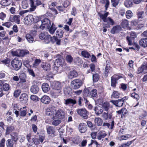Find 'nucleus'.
I'll return each instance as SVG.
<instances>
[{
  "label": "nucleus",
  "mask_w": 147,
  "mask_h": 147,
  "mask_svg": "<svg viewBox=\"0 0 147 147\" xmlns=\"http://www.w3.org/2000/svg\"><path fill=\"white\" fill-rule=\"evenodd\" d=\"M40 23L41 24L40 25L39 24H37L36 25L37 28H39L43 30L45 28H47L51 26V22L50 20L47 18H45L40 21Z\"/></svg>",
  "instance_id": "nucleus-1"
},
{
  "label": "nucleus",
  "mask_w": 147,
  "mask_h": 147,
  "mask_svg": "<svg viewBox=\"0 0 147 147\" xmlns=\"http://www.w3.org/2000/svg\"><path fill=\"white\" fill-rule=\"evenodd\" d=\"M11 63L13 68L16 71H18L20 69L22 65L21 61L16 58L13 60Z\"/></svg>",
  "instance_id": "nucleus-2"
},
{
  "label": "nucleus",
  "mask_w": 147,
  "mask_h": 147,
  "mask_svg": "<svg viewBox=\"0 0 147 147\" xmlns=\"http://www.w3.org/2000/svg\"><path fill=\"white\" fill-rule=\"evenodd\" d=\"M84 95L85 96L90 97H95L97 95V91L96 90L94 89L90 92L88 88H85L84 91Z\"/></svg>",
  "instance_id": "nucleus-3"
},
{
  "label": "nucleus",
  "mask_w": 147,
  "mask_h": 147,
  "mask_svg": "<svg viewBox=\"0 0 147 147\" xmlns=\"http://www.w3.org/2000/svg\"><path fill=\"white\" fill-rule=\"evenodd\" d=\"M31 8L30 9L31 11H34L36 9L37 6L42 4V3L40 0H29Z\"/></svg>",
  "instance_id": "nucleus-4"
},
{
  "label": "nucleus",
  "mask_w": 147,
  "mask_h": 147,
  "mask_svg": "<svg viewBox=\"0 0 147 147\" xmlns=\"http://www.w3.org/2000/svg\"><path fill=\"white\" fill-rule=\"evenodd\" d=\"M13 56L18 57H23L25 55L29 53V51L27 50H23L18 49L16 51H13L12 52Z\"/></svg>",
  "instance_id": "nucleus-5"
},
{
  "label": "nucleus",
  "mask_w": 147,
  "mask_h": 147,
  "mask_svg": "<svg viewBox=\"0 0 147 147\" xmlns=\"http://www.w3.org/2000/svg\"><path fill=\"white\" fill-rule=\"evenodd\" d=\"M62 86L61 84L58 81H55L52 85L53 89L58 91L59 93L62 92Z\"/></svg>",
  "instance_id": "nucleus-6"
},
{
  "label": "nucleus",
  "mask_w": 147,
  "mask_h": 147,
  "mask_svg": "<svg viewBox=\"0 0 147 147\" xmlns=\"http://www.w3.org/2000/svg\"><path fill=\"white\" fill-rule=\"evenodd\" d=\"M77 111L78 114L83 117L85 119H87L88 118V112L85 109H78Z\"/></svg>",
  "instance_id": "nucleus-7"
},
{
  "label": "nucleus",
  "mask_w": 147,
  "mask_h": 147,
  "mask_svg": "<svg viewBox=\"0 0 147 147\" xmlns=\"http://www.w3.org/2000/svg\"><path fill=\"white\" fill-rule=\"evenodd\" d=\"M72 88L75 89L79 88L82 85V82L81 80L76 79L71 82Z\"/></svg>",
  "instance_id": "nucleus-8"
},
{
  "label": "nucleus",
  "mask_w": 147,
  "mask_h": 147,
  "mask_svg": "<svg viewBox=\"0 0 147 147\" xmlns=\"http://www.w3.org/2000/svg\"><path fill=\"white\" fill-rule=\"evenodd\" d=\"M121 78V76H119L116 75H114L111 77V86L115 88L116 84L117 83V80Z\"/></svg>",
  "instance_id": "nucleus-9"
},
{
  "label": "nucleus",
  "mask_w": 147,
  "mask_h": 147,
  "mask_svg": "<svg viewBox=\"0 0 147 147\" xmlns=\"http://www.w3.org/2000/svg\"><path fill=\"white\" fill-rule=\"evenodd\" d=\"M65 113L62 110L60 109L58 110L55 113V115L58 118L63 119L65 117Z\"/></svg>",
  "instance_id": "nucleus-10"
},
{
  "label": "nucleus",
  "mask_w": 147,
  "mask_h": 147,
  "mask_svg": "<svg viewBox=\"0 0 147 147\" xmlns=\"http://www.w3.org/2000/svg\"><path fill=\"white\" fill-rule=\"evenodd\" d=\"M33 16L29 15L25 18V23L28 25H30L33 22Z\"/></svg>",
  "instance_id": "nucleus-11"
},
{
  "label": "nucleus",
  "mask_w": 147,
  "mask_h": 147,
  "mask_svg": "<svg viewBox=\"0 0 147 147\" xmlns=\"http://www.w3.org/2000/svg\"><path fill=\"white\" fill-rule=\"evenodd\" d=\"M62 62V60L60 59H56L54 64L53 69L55 70H57L59 67L61 65Z\"/></svg>",
  "instance_id": "nucleus-12"
},
{
  "label": "nucleus",
  "mask_w": 147,
  "mask_h": 147,
  "mask_svg": "<svg viewBox=\"0 0 147 147\" xmlns=\"http://www.w3.org/2000/svg\"><path fill=\"white\" fill-rule=\"evenodd\" d=\"M28 99V95L26 93L22 94L20 97V101L24 104H25L27 103Z\"/></svg>",
  "instance_id": "nucleus-13"
},
{
  "label": "nucleus",
  "mask_w": 147,
  "mask_h": 147,
  "mask_svg": "<svg viewBox=\"0 0 147 147\" xmlns=\"http://www.w3.org/2000/svg\"><path fill=\"white\" fill-rule=\"evenodd\" d=\"M120 25L121 27L124 29L129 30L130 29L129 25V22L127 20L123 19Z\"/></svg>",
  "instance_id": "nucleus-14"
},
{
  "label": "nucleus",
  "mask_w": 147,
  "mask_h": 147,
  "mask_svg": "<svg viewBox=\"0 0 147 147\" xmlns=\"http://www.w3.org/2000/svg\"><path fill=\"white\" fill-rule=\"evenodd\" d=\"M110 102L112 103L116 106L119 107L122 106L123 104V102L120 99L116 100H112Z\"/></svg>",
  "instance_id": "nucleus-15"
},
{
  "label": "nucleus",
  "mask_w": 147,
  "mask_h": 147,
  "mask_svg": "<svg viewBox=\"0 0 147 147\" xmlns=\"http://www.w3.org/2000/svg\"><path fill=\"white\" fill-rule=\"evenodd\" d=\"M147 70V66L144 63L138 69L137 73L138 74L144 72Z\"/></svg>",
  "instance_id": "nucleus-16"
},
{
  "label": "nucleus",
  "mask_w": 147,
  "mask_h": 147,
  "mask_svg": "<svg viewBox=\"0 0 147 147\" xmlns=\"http://www.w3.org/2000/svg\"><path fill=\"white\" fill-rule=\"evenodd\" d=\"M41 67L44 70L47 71H49L51 69L50 65L47 62L42 63L41 64Z\"/></svg>",
  "instance_id": "nucleus-17"
},
{
  "label": "nucleus",
  "mask_w": 147,
  "mask_h": 147,
  "mask_svg": "<svg viewBox=\"0 0 147 147\" xmlns=\"http://www.w3.org/2000/svg\"><path fill=\"white\" fill-rule=\"evenodd\" d=\"M46 129L48 134L51 136L55 134V129L54 127L51 126H48L47 127Z\"/></svg>",
  "instance_id": "nucleus-18"
},
{
  "label": "nucleus",
  "mask_w": 147,
  "mask_h": 147,
  "mask_svg": "<svg viewBox=\"0 0 147 147\" xmlns=\"http://www.w3.org/2000/svg\"><path fill=\"white\" fill-rule=\"evenodd\" d=\"M107 135V134L104 131H101L98 132L97 135V138L99 140H101Z\"/></svg>",
  "instance_id": "nucleus-19"
},
{
  "label": "nucleus",
  "mask_w": 147,
  "mask_h": 147,
  "mask_svg": "<svg viewBox=\"0 0 147 147\" xmlns=\"http://www.w3.org/2000/svg\"><path fill=\"white\" fill-rule=\"evenodd\" d=\"M79 129L81 132L85 133L87 130V127L86 124L84 123H80L79 126Z\"/></svg>",
  "instance_id": "nucleus-20"
},
{
  "label": "nucleus",
  "mask_w": 147,
  "mask_h": 147,
  "mask_svg": "<svg viewBox=\"0 0 147 147\" xmlns=\"http://www.w3.org/2000/svg\"><path fill=\"white\" fill-rule=\"evenodd\" d=\"M40 101L43 103L48 104L51 101L50 97L47 96H43L40 99Z\"/></svg>",
  "instance_id": "nucleus-21"
},
{
  "label": "nucleus",
  "mask_w": 147,
  "mask_h": 147,
  "mask_svg": "<svg viewBox=\"0 0 147 147\" xmlns=\"http://www.w3.org/2000/svg\"><path fill=\"white\" fill-rule=\"evenodd\" d=\"M121 29V27L120 26H113L112 28L111 32L112 34H115L119 32Z\"/></svg>",
  "instance_id": "nucleus-22"
},
{
  "label": "nucleus",
  "mask_w": 147,
  "mask_h": 147,
  "mask_svg": "<svg viewBox=\"0 0 147 147\" xmlns=\"http://www.w3.org/2000/svg\"><path fill=\"white\" fill-rule=\"evenodd\" d=\"M77 103L76 100V98L73 99L71 98H68L65 100L64 104L66 105H67L69 104H71L73 105H74Z\"/></svg>",
  "instance_id": "nucleus-23"
},
{
  "label": "nucleus",
  "mask_w": 147,
  "mask_h": 147,
  "mask_svg": "<svg viewBox=\"0 0 147 147\" xmlns=\"http://www.w3.org/2000/svg\"><path fill=\"white\" fill-rule=\"evenodd\" d=\"M30 90L33 94H37L39 91V88L37 85H34L31 87Z\"/></svg>",
  "instance_id": "nucleus-24"
},
{
  "label": "nucleus",
  "mask_w": 147,
  "mask_h": 147,
  "mask_svg": "<svg viewBox=\"0 0 147 147\" xmlns=\"http://www.w3.org/2000/svg\"><path fill=\"white\" fill-rule=\"evenodd\" d=\"M42 89L44 92H47L50 90V87L48 84L44 83L42 85Z\"/></svg>",
  "instance_id": "nucleus-25"
},
{
  "label": "nucleus",
  "mask_w": 147,
  "mask_h": 147,
  "mask_svg": "<svg viewBox=\"0 0 147 147\" xmlns=\"http://www.w3.org/2000/svg\"><path fill=\"white\" fill-rule=\"evenodd\" d=\"M78 76L77 72L74 70L71 71L68 74V76L69 78L72 79Z\"/></svg>",
  "instance_id": "nucleus-26"
},
{
  "label": "nucleus",
  "mask_w": 147,
  "mask_h": 147,
  "mask_svg": "<svg viewBox=\"0 0 147 147\" xmlns=\"http://www.w3.org/2000/svg\"><path fill=\"white\" fill-rule=\"evenodd\" d=\"M52 107L49 108L47 109L46 112V115L50 116H53V117L55 112V109H53L52 110Z\"/></svg>",
  "instance_id": "nucleus-27"
},
{
  "label": "nucleus",
  "mask_w": 147,
  "mask_h": 147,
  "mask_svg": "<svg viewBox=\"0 0 147 147\" xmlns=\"http://www.w3.org/2000/svg\"><path fill=\"white\" fill-rule=\"evenodd\" d=\"M109 14L108 12H106L104 14H102L100 13H98V15L101 19L103 21L105 22L107 19V17Z\"/></svg>",
  "instance_id": "nucleus-28"
},
{
  "label": "nucleus",
  "mask_w": 147,
  "mask_h": 147,
  "mask_svg": "<svg viewBox=\"0 0 147 147\" xmlns=\"http://www.w3.org/2000/svg\"><path fill=\"white\" fill-rule=\"evenodd\" d=\"M107 23V25L106 27H108L110 26V25H113L114 24V20L110 17H108L105 22Z\"/></svg>",
  "instance_id": "nucleus-29"
},
{
  "label": "nucleus",
  "mask_w": 147,
  "mask_h": 147,
  "mask_svg": "<svg viewBox=\"0 0 147 147\" xmlns=\"http://www.w3.org/2000/svg\"><path fill=\"white\" fill-rule=\"evenodd\" d=\"M139 44L140 46L144 47H147V38H143L141 39L139 41Z\"/></svg>",
  "instance_id": "nucleus-30"
},
{
  "label": "nucleus",
  "mask_w": 147,
  "mask_h": 147,
  "mask_svg": "<svg viewBox=\"0 0 147 147\" xmlns=\"http://www.w3.org/2000/svg\"><path fill=\"white\" fill-rule=\"evenodd\" d=\"M95 113L97 115L101 114L103 112V109L99 106L95 107L94 109Z\"/></svg>",
  "instance_id": "nucleus-31"
},
{
  "label": "nucleus",
  "mask_w": 147,
  "mask_h": 147,
  "mask_svg": "<svg viewBox=\"0 0 147 147\" xmlns=\"http://www.w3.org/2000/svg\"><path fill=\"white\" fill-rule=\"evenodd\" d=\"M48 29V31L50 34H54L55 31L56 30L57 27L55 26V25L53 24V23L52 25L49 27L47 28Z\"/></svg>",
  "instance_id": "nucleus-32"
},
{
  "label": "nucleus",
  "mask_w": 147,
  "mask_h": 147,
  "mask_svg": "<svg viewBox=\"0 0 147 147\" xmlns=\"http://www.w3.org/2000/svg\"><path fill=\"white\" fill-rule=\"evenodd\" d=\"M63 32L61 29L57 30L56 32V37L59 38H62L63 35Z\"/></svg>",
  "instance_id": "nucleus-33"
},
{
  "label": "nucleus",
  "mask_w": 147,
  "mask_h": 147,
  "mask_svg": "<svg viewBox=\"0 0 147 147\" xmlns=\"http://www.w3.org/2000/svg\"><path fill=\"white\" fill-rule=\"evenodd\" d=\"M52 42L55 43L57 45H60L61 44V39L58 38L55 36H53L52 39Z\"/></svg>",
  "instance_id": "nucleus-34"
},
{
  "label": "nucleus",
  "mask_w": 147,
  "mask_h": 147,
  "mask_svg": "<svg viewBox=\"0 0 147 147\" xmlns=\"http://www.w3.org/2000/svg\"><path fill=\"white\" fill-rule=\"evenodd\" d=\"M11 139H12L14 143L16 144L17 141L18 139L17 134L16 133H13L11 134Z\"/></svg>",
  "instance_id": "nucleus-35"
},
{
  "label": "nucleus",
  "mask_w": 147,
  "mask_h": 147,
  "mask_svg": "<svg viewBox=\"0 0 147 147\" xmlns=\"http://www.w3.org/2000/svg\"><path fill=\"white\" fill-rule=\"evenodd\" d=\"M100 3L102 4H105V10H107L109 7V0H100Z\"/></svg>",
  "instance_id": "nucleus-36"
},
{
  "label": "nucleus",
  "mask_w": 147,
  "mask_h": 147,
  "mask_svg": "<svg viewBox=\"0 0 147 147\" xmlns=\"http://www.w3.org/2000/svg\"><path fill=\"white\" fill-rule=\"evenodd\" d=\"M94 122L97 126L101 125L102 123V121L101 119L99 117L95 118L94 119Z\"/></svg>",
  "instance_id": "nucleus-37"
},
{
  "label": "nucleus",
  "mask_w": 147,
  "mask_h": 147,
  "mask_svg": "<svg viewBox=\"0 0 147 147\" xmlns=\"http://www.w3.org/2000/svg\"><path fill=\"white\" fill-rule=\"evenodd\" d=\"M25 37L28 41L29 43H32L34 41V37L31 34H26Z\"/></svg>",
  "instance_id": "nucleus-38"
},
{
  "label": "nucleus",
  "mask_w": 147,
  "mask_h": 147,
  "mask_svg": "<svg viewBox=\"0 0 147 147\" xmlns=\"http://www.w3.org/2000/svg\"><path fill=\"white\" fill-rule=\"evenodd\" d=\"M14 141L12 139H8L6 142V145L7 147H13Z\"/></svg>",
  "instance_id": "nucleus-39"
},
{
  "label": "nucleus",
  "mask_w": 147,
  "mask_h": 147,
  "mask_svg": "<svg viewBox=\"0 0 147 147\" xmlns=\"http://www.w3.org/2000/svg\"><path fill=\"white\" fill-rule=\"evenodd\" d=\"M124 4L127 7H129L132 6L133 3L131 1L127 0L125 1Z\"/></svg>",
  "instance_id": "nucleus-40"
},
{
  "label": "nucleus",
  "mask_w": 147,
  "mask_h": 147,
  "mask_svg": "<svg viewBox=\"0 0 147 147\" xmlns=\"http://www.w3.org/2000/svg\"><path fill=\"white\" fill-rule=\"evenodd\" d=\"M26 76L24 74H22L19 76V78L20 82H25L26 81Z\"/></svg>",
  "instance_id": "nucleus-41"
},
{
  "label": "nucleus",
  "mask_w": 147,
  "mask_h": 147,
  "mask_svg": "<svg viewBox=\"0 0 147 147\" xmlns=\"http://www.w3.org/2000/svg\"><path fill=\"white\" fill-rule=\"evenodd\" d=\"M99 78V76L98 74H96L92 75V79L94 82H96L98 81Z\"/></svg>",
  "instance_id": "nucleus-42"
},
{
  "label": "nucleus",
  "mask_w": 147,
  "mask_h": 147,
  "mask_svg": "<svg viewBox=\"0 0 147 147\" xmlns=\"http://www.w3.org/2000/svg\"><path fill=\"white\" fill-rule=\"evenodd\" d=\"M52 38L50 35L48 34L46 37L45 38L44 40L46 43H49L51 41L52 42Z\"/></svg>",
  "instance_id": "nucleus-43"
},
{
  "label": "nucleus",
  "mask_w": 147,
  "mask_h": 147,
  "mask_svg": "<svg viewBox=\"0 0 147 147\" xmlns=\"http://www.w3.org/2000/svg\"><path fill=\"white\" fill-rule=\"evenodd\" d=\"M41 62V60L39 59H35L33 64V67L35 68L37 67Z\"/></svg>",
  "instance_id": "nucleus-44"
},
{
  "label": "nucleus",
  "mask_w": 147,
  "mask_h": 147,
  "mask_svg": "<svg viewBox=\"0 0 147 147\" xmlns=\"http://www.w3.org/2000/svg\"><path fill=\"white\" fill-rule=\"evenodd\" d=\"M81 54L83 57L86 58H88L91 56L90 53L86 51H82Z\"/></svg>",
  "instance_id": "nucleus-45"
},
{
  "label": "nucleus",
  "mask_w": 147,
  "mask_h": 147,
  "mask_svg": "<svg viewBox=\"0 0 147 147\" xmlns=\"http://www.w3.org/2000/svg\"><path fill=\"white\" fill-rule=\"evenodd\" d=\"M87 123L88 127L90 128L91 130H94L96 128L95 127V125L94 126L92 123L90 121H87Z\"/></svg>",
  "instance_id": "nucleus-46"
},
{
  "label": "nucleus",
  "mask_w": 147,
  "mask_h": 147,
  "mask_svg": "<svg viewBox=\"0 0 147 147\" xmlns=\"http://www.w3.org/2000/svg\"><path fill=\"white\" fill-rule=\"evenodd\" d=\"M125 15L127 18L129 19L133 16V13L130 10H127L126 13Z\"/></svg>",
  "instance_id": "nucleus-47"
},
{
  "label": "nucleus",
  "mask_w": 147,
  "mask_h": 147,
  "mask_svg": "<svg viewBox=\"0 0 147 147\" xmlns=\"http://www.w3.org/2000/svg\"><path fill=\"white\" fill-rule=\"evenodd\" d=\"M131 137V135L130 134H126L121 136L120 138V140L121 141L123 140H126L127 139Z\"/></svg>",
  "instance_id": "nucleus-48"
},
{
  "label": "nucleus",
  "mask_w": 147,
  "mask_h": 147,
  "mask_svg": "<svg viewBox=\"0 0 147 147\" xmlns=\"http://www.w3.org/2000/svg\"><path fill=\"white\" fill-rule=\"evenodd\" d=\"M48 35L47 33L45 32H42L40 33L39 35V38L42 40L45 39V38Z\"/></svg>",
  "instance_id": "nucleus-49"
},
{
  "label": "nucleus",
  "mask_w": 147,
  "mask_h": 147,
  "mask_svg": "<svg viewBox=\"0 0 147 147\" xmlns=\"http://www.w3.org/2000/svg\"><path fill=\"white\" fill-rule=\"evenodd\" d=\"M30 99L36 102L38 101L39 100L40 98L36 95H32L30 97Z\"/></svg>",
  "instance_id": "nucleus-50"
},
{
  "label": "nucleus",
  "mask_w": 147,
  "mask_h": 147,
  "mask_svg": "<svg viewBox=\"0 0 147 147\" xmlns=\"http://www.w3.org/2000/svg\"><path fill=\"white\" fill-rule=\"evenodd\" d=\"M10 4V2L8 0H3L1 2L2 6H7Z\"/></svg>",
  "instance_id": "nucleus-51"
},
{
  "label": "nucleus",
  "mask_w": 147,
  "mask_h": 147,
  "mask_svg": "<svg viewBox=\"0 0 147 147\" xmlns=\"http://www.w3.org/2000/svg\"><path fill=\"white\" fill-rule=\"evenodd\" d=\"M119 95V93L117 91H114L111 96V98H118Z\"/></svg>",
  "instance_id": "nucleus-52"
},
{
  "label": "nucleus",
  "mask_w": 147,
  "mask_h": 147,
  "mask_svg": "<svg viewBox=\"0 0 147 147\" xmlns=\"http://www.w3.org/2000/svg\"><path fill=\"white\" fill-rule=\"evenodd\" d=\"M102 106L104 109L106 111H107L109 107V103L107 102H105L103 105Z\"/></svg>",
  "instance_id": "nucleus-53"
},
{
  "label": "nucleus",
  "mask_w": 147,
  "mask_h": 147,
  "mask_svg": "<svg viewBox=\"0 0 147 147\" xmlns=\"http://www.w3.org/2000/svg\"><path fill=\"white\" fill-rule=\"evenodd\" d=\"M20 16H14V22L18 24H19L20 22Z\"/></svg>",
  "instance_id": "nucleus-54"
},
{
  "label": "nucleus",
  "mask_w": 147,
  "mask_h": 147,
  "mask_svg": "<svg viewBox=\"0 0 147 147\" xmlns=\"http://www.w3.org/2000/svg\"><path fill=\"white\" fill-rule=\"evenodd\" d=\"M14 129L13 127L12 126L8 127L6 129V134H9Z\"/></svg>",
  "instance_id": "nucleus-55"
},
{
  "label": "nucleus",
  "mask_w": 147,
  "mask_h": 147,
  "mask_svg": "<svg viewBox=\"0 0 147 147\" xmlns=\"http://www.w3.org/2000/svg\"><path fill=\"white\" fill-rule=\"evenodd\" d=\"M120 0H111V2L113 7H116L118 4Z\"/></svg>",
  "instance_id": "nucleus-56"
},
{
  "label": "nucleus",
  "mask_w": 147,
  "mask_h": 147,
  "mask_svg": "<svg viewBox=\"0 0 147 147\" xmlns=\"http://www.w3.org/2000/svg\"><path fill=\"white\" fill-rule=\"evenodd\" d=\"M126 39L128 42V44L129 45H133L132 42L134 40V38H131L130 37L127 36L126 37Z\"/></svg>",
  "instance_id": "nucleus-57"
},
{
  "label": "nucleus",
  "mask_w": 147,
  "mask_h": 147,
  "mask_svg": "<svg viewBox=\"0 0 147 147\" xmlns=\"http://www.w3.org/2000/svg\"><path fill=\"white\" fill-rule=\"evenodd\" d=\"M134 141V140L130 142H128L126 143L122 144L121 146L119 147H127L131 144Z\"/></svg>",
  "instance_id": "nucleus-58"
},
{
  "label": "nucleus",
  "mask_w": 147,
  "mask_h": 147,
  "mask_svg": "<svg viewBox=\"0 0 147 147\" xmlns=\"http://www.w3.org/2000/svg\"><path fill=\"white\" fill-rule=\"evenodd\" d=\"M22 110L21 111L20 116L22 117H24L26 116V107H23Z\"/></svg>",
  "instance_id": "nucleus-59"
},
{
  "label": "nucleus",
  "mask_w": 147,
  "mask_h": 147,
  "mask_svg": "<svg viewBox=\"0 0 147 147\" xmlns=\"http://www.w3.org/2000/svg\"><path fill=\"white\" fill-rule=\"evenodd\" d=\"M66 60L67 62L71 63L73 61V58L70 55H67L66 57Z\"/></svg>",
  "instance_id": "nucleus-60"
},
{
  "label": "nucleus",
  "mask_w": 147,
  "mask_h": 147,
  "mask_svg": "<svg viewBox=\"0 0 147 147\" xmlns=\"http://www.w3.org/2000/svg\"><path fill=\"white\" fill-rule=\"evenodd\" d=\"M140 22L138 20H134L131 21V24L132 26H136Z\"/></svg>",
  "instance_id": "nucleus-61"
},
{
  "label": "nucleus",
  "mask_w": 147,
  "mask_h": 147,
  "mask_svg": "<svg viewBox=\"0 0 147 147\" xmlns=\"http://www.w3.org/2000/svg\"><path fill=\"white\" fill-rule=\"evenodd\" d=\"M127 109L124 108H123L117 111V113L119 114H122V113H123L124 114H127Z\"/></svg>",
  "instance_id": "nucleus-62"
},
{
  "label": "nucleus",
  "mask_w": 147,
  "mask_h": 147,
  "mask_svg": "<svg viewBox=\"0 0 147 147\" xmlns=\"http://www.w3.org/2000/svg\"><path fill=\"white\" fill-rule=\"evenodd\" d=\"M61 122V121L59 119H56L52 122V124L55 126H57Z\"/></svg>",
  "instance_id": "nucleus-63"
},
{
  "label": "nucleus",
  "mask_w": 147,
  "mask_h": 147,
  "mask_svg": "<svg viewBox=\"0 0 147 147\" xmlns=\"http://www.w3.org/2000/svg\"><path fill=\"white\" fill-rule=\"evenodd\" d=\"M2 62L8 66L10 62V60L9 59L7 58L2 61Z\"/></svg>",
  "instance_id": "nucleus-64"
}]
</instances>
